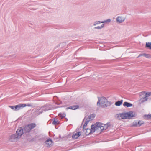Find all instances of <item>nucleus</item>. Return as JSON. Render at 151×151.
<instances>
[{
    "instance_id": "35",
    "label": "nucleus",
    "mask_w": 151,
    "mask_h": 151,
    "mask_svg": "<svg viewBox=\"0 0 151 151\" xmlns=\"http://www.w3.org/2000/svg\"><path fill=\"white\" fill-rule=\"evenodd\" d=\"M151 95V92H149L148 93L147 92H146V94L145 95V98H147L148 96H150Z\"/></svg>"
},
{
    "instance_id": "21",
    "label": "nucleus",
    "mask_w": 151,
    "mask_h": 151,
    "mask_svg": "<svg viewBox=\"0 0 151 151\" xmlns=\"http://www.w3.org/2000/svg\"><path fill=\"white\" fill-rule=\"evenodd\" d=\"M145 47L149 49H151V42H146V44Z\"/></svg>"
},
{
    "instance_id": "25",
    "label": "nucleus",
    "mask_w": 151,
    "mask_h": 151,
    "mask_svg": "<svg viewBox=\"0 0 151 151\" xmlns=\"http://www.w3.org/2000/svg\"><path fill=\"white\" fill-rule=\"evenodd\" d=\"M144 118L145 119H151V114L146 115L145 114L143 116Z\"/></svg>"
},
{
    "instance_id": "15",
    "label": "nucleus",
    "mask_w": 151,
    "mask_h": 151,
    "mask_svg": "<svg viewBox=\"0 0 151 151\" xmlns=\"http://www.w3.org/2000/svg\"><path fill=\"white\" fill-rule=\"evenodd\" d=\"M52 142L53 141L50 138L48 139L45 142V143L47 144L49 146H50V145H51Z\"/></svg>"
},
{
    "instance_id": "22",
    "label": "nucleus",
    "mask_w": 151,
    "mask_h": 151,
    "mask_svg": "<svg viewBox=\"0 0 151 151\" xmlns=\"http://www.w3.org/2000/svg\"><path fill=\"white\" fill-rule=\"evenodd\" d=\"M90 121V120L88 119L87 118L86 119L85 121V122L83 126V130H84V129H85V127L87 126L88 123Z\"/></svg>"
},
{
    "instance_id": "32",
    "label": "nucleus",
    "mask_w": 151,
    "mask_h": 151,
    "mask_svg": "<svg viewBox=\"0 0 151 151\" xmlns=\"http://www.w3.org/2000/svg\"><path fill=\"white\" fill-rule=\"evenodd\" d=\"M111 21V19H108L106 20L102 21V23H108L110 22Z\"/></svg>"
},
{
    "instance_id": "16",
    "label": "nucleus",
    "mask_w": 151,
    "mask_h": 151,
    "mask_svg": "<svg viewBox=\"0 0 151 151\" xmlns=\"http://www.w3.org/2000/svg\"><path fill=\"white\" fill-rule=\"evenodd\" d=\"M95 115L94 114H90V115H89L88 117L87 118L88 119L90 120H90H93V119L95 117Z\"/></svg>"
},
{
    "instance_id": "24",
    "label": "nucleus",
    "mask_w": 151,
    "mask_h": 151,
    "mask_svg": "<svg viewBox=\"0 0 151 151\" xmlns=\"http://www.w3.org/2000/svg\"><path fill=\"white\" fill-rule=\"evenodd\" d=\"M104 129L106 130L109 127L111 126V124L110 122H108L105 124H104Z\"/></svg>"
},
{
    "instance_id": "28",
    "label": "nucleus",
    "mask_w": 151,
    "mask_h": 151,
    "mask_svg": "<svg viewBox=\"0 0 151 151\" xmlns=\"http://www.w3.org/2000/svg\"><path fill=\"white\" fill-rule=\"evenodd\" d=\"M142 56H144L146 58H150L151 57V56L150 54H147L146 53H143L142 54Z\"/></svg>"
},
{
    "instance_id": "29",
    "label": "nucleus",
    "mask_w": 151,
    "mask_h": 151,
    "mask_svg": "<svg viewBox=\"0 0 151 151\" xmlns=\"http://www.w3.org/2000/svg\"><path fill=\"white\" fill-rule=\"evenodd\" d=\"M86 117H85V118H84V119H83V121L82 122V124H81V125H82V124H83V122L84 121V120H85V119H86ZM82 128V125H81L80 127L79 128L78 127V128H77L76 129V132H77V131H78V130H80Z\"/></svg>"
},
{
    "instance_id": "4",
    "label": "nucleus",
    "mask_w": 151,
    "mask_h": 151,
    "mask_svg": "<svg viewBox=\"0 0 151 151\" xmlns=\"http://www.w3.org/2000/svg\"><path fill=\"white\" fill-rule=\"evenodd\" d=\"M99 127L98 124V122L94 124H92L91 126V128L90 129V132L89 134H91L95 132L97 129H98Z\"/></svg>"
},
{
    "instance_id": "27",
    "label": "nucleus",
    "mask_w": 151,
    "mask_h": 151,
    "mask_svg": "<svg viewBox=\"0 0 151 151\" xmlns=\"http://www.w3.org/2000/svg\"><path fill=\"white\" fill-rule=\"evenodd\" d=\"M60 117L61 118L63 119L66 116V114L65 113H63L62 114L61 113H60L59 114Z\"/></svg>"
},
{
    "instance_id": "8",
    "label": "nucleus",
    "mask_w": 151,
    "mask_h": 151,
    "mask_svg": "<svg viewBox=\"0 0 151 151\" xmlns=\"http://www.w3.org/2000/svg\"><path fill=\"white\" fill-rule=\"evenodd\" d=\"M19 137L17 134H14L10 136L9 140L11 142H14L15 141V139L18 138Z\"/></svg>"
},
{
    "instance_id": "26",
    "label": "nucleus",
    "mask_w": 151,
    "mask_h": 151,
    "mask_svg": "<svg viewBox=\"0 0 151 151\" xmlns=\"http://www.w3.org/2000/svg\"><path fill=\"white\" fill-rule=\"evenodd\" d=\"M104 24H102L101 26H98L97 27H95L94 29H102L104 27Z\"/></svg>"
},
{
    "instance_id": "39",
    "label": "nucleus",
    "mask_w": 151,
    "mask_h": 151,
    "mask_svg": "<svg viewBox=\"0 0 151 151\" xmlns=\"http://www.w3.org/2000/svg\"><path fill=\"white\" fill-rule=\"evenodd\" d=\"M66 120H67V121L68 120V119L67 118H66Z\"/></svg>"
},
{
    "instance_id": "38",
    "label": "nucleus",
    "mask_w": 151,
    "mask_h": 151,
    "mask_svg": "<svg viewBox=\"0 0 151 151\" xmlns=\"http://www.w3.org/2000/svg\"><path fill=\"white\" fill-rule=\"evenodd\" d=\"M142 54H140L137 57V58L140 57H141V56H142Z\"/></svg>"
},
{
    "instance_id": "31",
    "label": "nucleus",
    "mask_w": 151,
    "mask_h": 151,
    "mask_svg": "<svg viewBox=\"0 0 151 151\" xmlns=\"http://www.w3.org/2000/svg\"><path fill=\"white\" fill-rule=\"evenodd\" d=\"M43 110L42 109V108H41V107L38 110V112L37 113V114L38 115H39L40 114H42L43 113Z\"/></svg>"
},
{
    "instance_id": "37",
    "label": "nucleus",
    "mask_w": 151,
    "mask_h": 151,
    "mask_svg": "<svg viewBox=\"0 0 151 151\" xmlns=\"http://www.w3.org/2000/svg\"><path fill=\"white\" fill-rule=\"evenodd\" d=\"M93 59V60H96V58H90V60H92Z\"/></svg>"
},
{
    "instance_id": "5",
    "label": "nucleus",
    "mask_w": 151,
    "mask_h": 151,
    "mask_svg": "<svg viewBox=\"0 0 151 151\" xmlns=\"http://www.w3.org/2000/svg\"><path fill=\"white\" fill-rule=\"evenodd\" d=\"M41 108H42L44 111H46L54 109L51 104H46L45 105L42 106H41Z\"/></svg>"
},
{
    "instance_id": "23",
    "label": "nucleus",
    "mask_w": 151,
    "mask_h": 151,
    "mask_svg": "<svg viewBox=\"0 0 151 151\" xmlns=\"http://www.w3.org/2000/svg\"><path fill=\"white\" fill-rule=\"evenodd\" d=\"M90 129L89 128H85L84 129V130H83V131H85V134L86 135L88 136L90 135V134H89V132H90Z\"/></svg>"
},
{
    "instance_id": "33",
    "label": "nucleus",
    "mask_w": 151,
    "mask_h": 151,
    "mask_svg": "<svg viewBox=\"0 0 151 151\" xmlns=\"http://www.w3.org/2000/svg\"><path fill=\"white\" fill-rule=\"evenodd\" d=\"M144 123V122L143 121H142L141 120H139L137 122L138 125L139 127L142 124Z\"/></svg>"
},
{
    "instance_id": "34",
    "label": "nucleus",
    "mask_w": 151,
    "mask_h": 151,
    "mask_svg": "<svg viewBox=\"0 0 151 151\" xmlns=\"http://www.w3.org/2000/svg\"><path fill=\"white\" fill-rule=\"evenodd\" d=\"M101 23H102V21H96L94 22L93 25L94 26H96L97 24H100Z\"/></svg>"
},
{
    "instance_id": "20",
    "label": "nucleus",
    "mask_w": 151,
    "mask_h": 151,
    "mask_svg": "<svg viewBox=\"0 0 151 151\" xmlns=\"http://www.w3.org/2000/svg\"><path fill=\"white\" fill-rule=\"evenodd\" d=\"M59 123L60 122L58 120L55 119V118L53 119V120L52 122V124L56 125L59 124Z\"/></svg>"
},
{
    "instance_id": "6",
    "label": "nucleus",
    "mask_w": 151,
    "mask_h": 151,
    "mask_svg": "<svg viewBox=\"0 0 151 151\" xmlns=\"http://www.w3.org/2000/svg\"><path fill=\"white\" fill-rule=\"evenodd\" d=\"M9 107L13 110L14 111H18L22 107V103H20L18 105L9 106Z\"/></svg>"
},
{
    "instance_id": "40",
    "label": "nucleus",
    "mask_w": 151,
    "mask_h": 151,
    "mask_svg": "<svg viewBox=\"0 0 151 151\" xmlns=\"http://www.w3.org/2000/svg\"><path fill=\"white\" fill-rule=\"evenodd\" d=\"M59 136H60V135H59Z\"/></svg>"
},
{
    "instance_id": "1",
    "label": "nucleus",
    "mask_w": 151,
    "mask_h": 151,
    "mask_svg": "<svg viewBox=\"0 0 151 151\" xmlns=\"http://www.w3.org/2000/svg\"><path fill=\"white\" fill-rule=\"evenodd\" d=\"M119 116L121 117L122 119H132L133 117L136 116V114L134 112L129 111L120 113Z\"/></svg>"
},
{
    "instance_id": "9",
    "label": "nucleus",
    "mask_w": 151,
    "mask_h": 151,
    "mask_svg": "<svg viewBox=\"0 0 151 151\" xmlns=\"http://www.w3.org/2000/svg\"><path fill=\"white\" fill-rule=\"evenodd\" d=\"M75 132L73 133L74 134L72 136V138L74 139H76L81 136V132L79 131L75 133Z\"/></svg>"
},
{
    "instance_id": "2",
    "label": "nucleus",
    "mask_w": 151,
    "mask_h": 151,
    "mask_svg": "<svg viewBox=\"0 0 151 151\" xmlns=\"http://www.w3.org/2000/svg\"><path fill=\"white\" fill-rule=\"evenodd\" d=\"M98 101L97 103V105H102L105 104V103L106 102L107 99L104 97H101L100 98L99 97H98Z\"/></svg>"
},
{
    "instance_id": "19",
    "label": "nucleus",
    "mask_w": 151,
    "mask_h": 151,
    "mask_svg": "<svg viewBox=\"0 0 151 151\" xmlns=\"http://www.w3.org/2000/svg\"><path fill=\"white\" fill-rule=\"evenodd\" d=\"M28 125L30 130L33 129L36 126V125L35 123H32L31 124H28Z\"/></svg>"
},
{
    "instance_id": "13",
    "label": "nucleus",
    "mask_w": 151,
    "mask_h": 151,
    "mask_svg": "<svg viewBox=\"0 0 151 151\" xmlns=\"http://www.w3.org/2000/svg\"><path fill=\"white\" fill-rule=\"evenodd\" d=\"M123 105L125 107H132V106L133 104L130 103L125 102L124 103Z\"/></svg>"
},
{
    "instance_id": "12",
    "label": "nucleus",
    "mask_w": 151,
    "mask_h": 151,
    "mask_svg": "<svg viewBox=\"0 0 151 151\" xmlns=\"http://www.w3.org/2000/svg\"><path fill=\"white\" fill-rule=\"evenodd\" d=\"M111 105V102L108 101L107 100L106 102L105 103V104H104V105L103 104L102 105H100V106L102 108H105L110 106Z\"/></svg>"
},
{
    "instance_id": "11",
    "label": "nucleus",
    "mask_w": 151,
    "mask_h": 151,
    "mask_svg": "<svg viewBox=\"0 0 151 151\" xmlns=\"http://www.w3.org/2000/svg\"><path fill=\"white\" fill-rule=\"evenodd\" d=\"M23 131H24V133H27V134H29V132L31 130L29 128L28 125L26 126H25L23 128Z\"/></svg>"
},
{
    "instance_id": "18",
    "label": "nucleus",
    "mask_w": 151,
    "mask_h": 151,
    "mask_svg": "<svg viewBox=\"0 0 151 151\" xmlns=\"http://www.w3.org/2000/svg\"><path fill=\"white\" fill-rule=\"evenodd\" d=\"M123 100H121L116 101L115 103V105L116 106H119L121 105L123 103Z\"/></svg>"
},
{
    "instance_id": "3",
    "label": "nucleus",
    "mask_w": 151,
    "mask_h": 151,
    "mask_svg": "<svg viewBox=\"0 0 151 151\" xmlns=\"http://www.w3.org/2000/svg\"><path fill=\"white\" fill-rule=\"evenodd\" d=\"M146 94V91H142L139 93V96L141 97L140 102L142 103L147 100V98H145V95Z\"/></svg>"
},
{
    "instance_id": "10",
    "label": "nucleus",
    "mask_w": 151,
    "mask_h": 151,
    "mask_svg": "<svg viewBox=\"0 0 151 151\" xmlns=\"http://www.w3.org/2000/svg\"><path fill=\"white\" fill-rule=\"evenodd\" d=\"M79 107V106L78 105H75L68 107L66 108V110H68L69 109H71L72 110H76L78 109Z\"/></svg>"
},
{
    "instance_id": "7",
    "label": "nucleus",
    "mask_w": 151,
    "mask_h": 151,
    "mask_svg": "<svg viewBox=\"0 0 151 151\" xmlns=\"http://www.w3.org/2000/svg\"><path fill=\"white\" fill-rule=\"evenodd\" d=\"M23 127H22L19 128L17 130L16 133L18 135L19 137H20L24 133Z\"/></svg>"
},
{
    "instance_id": "14",
    "label": "nucleus",
    "mask_w": 151,
    "mask_h": 151,
    "mask_svg": "<svg viewBox=\"0 0 151 151\" xmlns=\"http://www.w3.org/2000/svg\"><path fill=\"white\" fill-rule=\"evenodd\" d=\"M116 20L117 22L121 23L123 22L124 20L122 17L118 16L116 18Z\"/></svg>"
},
{
    "instance_id": "30",
    "label": "nucleus",
    "mask_w": 151,
    "mask_h": 151,
    "mask_svg": "<svg viewBox=\"0 0 151 151\" xmlns=\"http://www.w3.org/2000/svg\"><path fill=\"white\" fill-rule=\"evenodd\" d=\"M22 107H24L26 106H31V105L30 104H22Z\"/></svg>"
},
{
    "instance_id": "17",
    "label": "nucleus",
    "mask_w": 151,
    "mask_h": 151,
    "mask_svg": "<svg viewBox=\"0 0 151 151\" xmlns=\"http://www.w3.org/2000/svg\"><path fill=\"white\" fill-rule=\"evenodd\" d=\"M98 124L99 127H98V129L100 128L101 131H102L104 129V126H102L103 124L100 122H98Z\"/></svg>"
},
{
    "instance_id": "36",
    "label": "nucleus",
    "mask_w": 151,
    "mask_h": 151,
    "mask_svg": "<svg viewBox=\"0 0 151 151\" xmlns=\"http://www.w3.org/2000/svg\"><path fill=\"white\" fill-rule=\"evenodd\" d=\"M138 125L137 122H133L132 126L133 127H137Z\"/></svg>"
}]
</instances>
